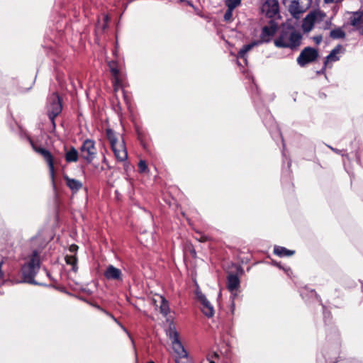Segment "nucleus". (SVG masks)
I'll return each mask as SVG.
<instances>
[{"label":"nucleus","instance_id":"obj_1","mask_svg":"<svg viewBox=\"0 0 363 363\" xmlns=\"http://www.w3.org/2000/svg\"><path fill=\"white\" fill-rule=\"evenodd\" d=\"M40 267V255L37 251H33L28 261L23 265L21 268L22 275L25 282L38 284L34 277L39 271Z\"/></svg>","mask_w":363,"mask_h":363},{"label":"nucleus","instance_id":"obj_2","mask_svg":"<svg viewBox=\"0 0 363 363\" xmlns=\"http://www.w3.org/2000/svg\"><path fill=\"white\" fill-rule=\"evenodd\" d=\"M106 132V137L110 143L116 158L121 162L126 160L128 153L122 137L117 135L116 133L110 128L107 129Z\"/></svg>","mask_w":363,"mask_h":363},{"label":"nucleus","instance_id":"obj_3","mask_svg":"<svg viewBox=\"0 0 363 363\" xmlns=\"http://www.w3.org/2000/svg\"><path fill=\"white\" fill-rule=\"evenodd\" d=\"M301 38V35L297 32L282 30L279 36L274 40V45L277 48L294 49L300 45Z\"/></svg>","mask_w":363,"mask_h":363},{"label":"nucleus","instance_id":"obj_4","mask_svg":"<svg viewBox=\"0 0 363 363\" xmlns=\"http://www.w3.org/2000/svg\"><path fill=\"white\" fill-rule=\"evenodd\" d=\"M282 2L291 15L298 19L309 9L312 0H282Z\"/></svg>","mask_w":363,"mask_h":363},{"label":"nucleus","instance_id":"obj_5","mask_svg":"<svg viewBox=\"0 0 363 363\" xmlns=\"http://www.w3.org/2000/svg\"><path fill=\"white\" fill-rule=\"evenodd\" d=\"M325 14L320 10H315L310 12L303 21L302 29L304 32H309L312 30L314 24L318 23L324 20Z\"/></svg>","mask_w":363,"mask_h":363},{"label":"nucleus","instance_id":"obj_6","mask_svg":"<svg viewBox=\"0 0 363 363\" xmlns=\"http://www.w3.org/2000/svg\"><path fill=\"white\" fill-rule=\"evenodd\" d=\"M81 157L87 163H91L97 155L95 142L91 139L85 140L80 147Z\"/></svg>","mask_w":363,"mask_h":363},{"label":"nucleus","instance_id":"obj_7","mask_svg":"<svg viewBox=\"0 0 363 363\" xmlns=\"http://www.w3.org/2000/svg\"><path fill=\"white\" fill-rule=\"evenodd\" d=\"M62 104L59 96L56 93H53L48 99V113L49 118L53 121L62 111Z\"/></svg>","mask_w":363,"mask_h":363},{"label":"nucleus","instance_id":"obj_8","mask_svg":"<svg viewBox=\"0 0 363 363\" xmlns=\"http://www.w3.org/2000/svg\"><path fill=\"white\" fill-rule=\"evenodd\" d=\"M32 147L36 152H38V154H40L43 156V157L47 162L48 167H49L50 176L53 185H55V167H54V160H53V157H52L51 153L48 150H46L43 147H38L33 143H32Z\"/></svg>","mask_w":363,"mask_h":363},{"label":"nucleus","instance_id":"obj_9","mask_svg":"<svg viewBox=\"0 0 363 363\" xmlns=\"http://www.w3.org/2000/svg\"><path fill=\"white\" fill-rule=\"evenodd\" d=\"M318 56V52L315 48L307 47L304 48L297 58V62L301 67L315 61Z\"/></svg>","mask_w":363,"mask_h":363},{"label":"nucleus","instance_id":"obj_10","mask_svg":"<svg viewBox=\"0 0 363 363\" xmlns=\"http://www.w3.org/2000/svg\"><path fill=\"white\" fill-rule=\"evenodd\" d=\"M169 336L172 341V347L174 352L180 357H184L186 356V352L182 346L179 339V334L174 329V328H169Z\"/></svg>","mask_w":363,"mask_h":363},{"label":"nucleus","instance_id":"obj_11","mask_svg":"<svg viewBox=\"0 0 363 363\" xmlns=\"http://www.w3.org/2000/svg\"><path fill=\"white\" fill-rule=\"evenodd\" d=\"M277 24L273 21H270L269 25L263 27L260 34V40L258 41L260 42V44L263 43H269L277 31Z\"/></svg>","mask_w":363,"mask_h":363},{"label":"nucleus","instance_id":"obj_12","mask_svg":"<svg viewBox=\"0 0 363 363\" xmlns=\"http://www.w3.org/2000/svg\"><path fill=\"white\" fill-rule=\"evenodd\" d=\"M196 296L201 304V311L208 318H211L214 315V308L211 302L206 298V296L201 291L196 292Z\"/></svg>","mask_w":363,"mask_h":363},{"label":"nucleus","instance_id":"obj_13","mask_svg":"<svg viewBox=\"0 0 363 363\" xmlns=\"http://www.w3.org/2000/svg\"><path fill=\"white\" fill-rule=\"evenodd\" d=\"M262 10L269 18H274L279 14V3L277 0H267L263 4Z\"/></svg>","mask_w":363,"mask_h":363},{"label":"nucleus","instance_id":"obj_14","mask_svg":"<svg viewBox=\"0 0 363 363\" xmlns=\"http://www.w3.org/2000/svg\"><path fill=\"white\" fill-rule=\"evenodd\" d=\"M110 71L113 76V85L114 91L116 92L121 86V79L120 77L119 70L116 67L115 62L112 61L108 63Z\"/></svg>","mask_w":363,"mask_h":363},{"label":"nucleus","instance_id":"obj_15","mask_svg":"<svg viewBox=\"0 0 363 363\" xmlns=\"http://www.w3.org/2000/svg\"><path fill=\"white\" fill-rule=\"evenodd\" d=\"M104 277L108 280H122V272L121 269L115 267L113 265H108L104 273Z\"/></svg>","mask_w":363,"mask_h":363},{"label":"nucleus","instance_id":"obj_16","mask_svg":"<svg viewBox=\"0 0 363 363\" xmlns=\"http://www.w3.org/2000/svg\"><path fill=\"white\" fill-rule=\"evenodd\" d=\"M66 186L70 189L72 194L78 192L82 187L83 184L81 181L70 178L67 174L63 175Z\"/></svg>","mask_w":363,"mask_h":363},{"label":"nucleus","instance_id":"obj_17","mask_svg":"<svg viewBox=\"0 0 363 363\" xmlns=\"http://www.w3.org/2000/svg\"><path fill=\"white\" fill-rule=\"evenodd\" d=\"M240 286V279L235 274H230L227 279V288L230 292L237 290Z\"/></svg>","mask_w":363,"mask_h":363},{"label":"nucleus","instance_id":"obj_18","mask_svg":"<svg viewBox=\"0 0 363 363\" xmlns=\"http://www.w3.org/2000/svg\"><path fill=\"white\" fill-rule=\"evenodd\" d=\"M351 25L357 30H359L363 25V14L361 13H355L350 18Z\"/></svg>","mask_w":363,"mask_h":363},{"label":"nucleus","instance_id":"obj_19","mask_svg":"<svg viewBox=\"0 0 363 363\" xmlns=\"http://www.w3.org/2000/svg\"><path fill=\"white\" fill-rule=\"evenodd\" d=\"M260 45L259 41H253L250 44L244 45L240 50L238 52V57L239 58L243 59L245 61H246L245 55L248 51H250L251 49H252L254 47Z\"/></svg>","mask_w":363,"mask_h":363},{"label":"nucleus","instance_id":"obj_20","mask_svg":"<svg viewBox=\"0 0 363 363\" xmlns=\"http://www.w3.org/2000/svg\"><path fill=\"white\" fill-rule=\"evenodd\" d=\"M65 157L67 162H76L79 159V152L74 147H72L66 152Z\"/></svg>","mask_w":363,"mask_h":363},{"label":"nucleus","instance_id":"obj_21","mask_svg":"<svg viewBox=\"0 0 363 363\" xmlns=\"http://www.w3.org/2000/svg\"><path fill=\"white\" fill-rule=\"evenodd\" d=\"M274 253L279 257H288L293 255L294 251L288 250L284 247L275 246L274 248Z\"/></svg>","mask_w":363,"mask_h":363},{"label":"nucleus","instance_id":"obj_22","mask_svg":"<svg viewBox=\"0 0 363 363\" xmlns=\"http://www.w3.org/2000/svg\"><path fill=\"white\" fill-rule=\"evenodd\" d=\"M159 298H160V312L163 315H167L169 313V303L165 299V298L162 296H160Z\"/></svg>","mask_w":363,"mask_h":363},{"label":"nucleus","instance_id":"obj_23","mask_svg":"<svg viewBox=\"0 0 363 363\" xmlns=\"http://www.w3.org/2000/svg\"><path fill=\"white\" fill-rule=\"evenodd\" d=\"M65 261L67 264H69L72 266V269L74 272L77 271V259L75 255H66Z\"/></svg>","mask_w":363,"mask_h":363},{"label":"nucleus","instance_id":"obj_24","mask_svg":"<svg viewBox=\"0 0 363 363\" xmlns=\"http://www.w3.org/2000/svg\"><path fill=\"white\" fill-rule=\"evenodd\" d=\"M340 45L336 47V48H335L330 52V53L327 56L326 60L325 62V65H326V63L328 61H337V60H338L339 57L337 56V55L340 52Z\"/></svg>","mask_w":363,"mask_h":363},{"label":"nucleus","instance_id":"obj_25","mask_svg":"<svg viewBox=\"0 0 363 363\" xmlns=\"http://www.w3.org/2000/svg\"><path fill=\"white\" fill-rule=\"evenodd\" d=\"M330 36L333 39L343 38L345 36V32L340 28L332 30Z\"/></svg>","mask_w":363,"mask_h":363},{"label":"nucleus","instance_id":"obj_26","mask_svg":"<svg viewBox=\"0 0 363 363\" xmlns=\"http://www.w3.org/2000/svg\"><path fill=\"white\" fill-rule=\"evenodd\" d=\"M104 311L107 315L111 317L112 318V320H113L123 329V331H125L127 333V335H128V337H130V339L132 342L133 345L134 346V341H133V338L131 337L128 331L126 330V328L123 325H121L112 314H111L108 311Z\"/></svg>","mask_w":363,"mask_h":363},{"label":"nucleus","instance_id":"obj_27","mask_svg":"<svg viewBox=\"0 0 363 363\" xmlns=\"http://www.w3.org/2000/svg\"><path fill=\"white\" fill-rule=\"evenodd\" d=\"M225 5L228 9L234 10L241 3V0H225Z\"/></svg>","mask_w":363,"mask_h":363},{"label":"nucleus","instance_id":"obj_28","mask_svg":"<svg viewBox=\"0 0 363 363\" xmlns=\"http://www.w3.org/2000/svg\"><path fill=\"white\" fill-rule=\"evenodd\" d=\"M218 358V354L216 352H213L212 354H209L207 356V359L203 363H216L215 359Z\"/></svg>","mask_w":363,"mask_h":363},{"label":"nucleus","instance_id":"obj_29","mask_svg":"<svg viewBox=\"0 0 363 363\" xmlns=\"http://www.w3.org/2000/svg\"><path fill=\"white\" fill-rule=\"evenodd\" d=\"M138 169L140 173L146 172L148 170L147 164L144 160H140L139 162Z\"/></svg>","mask_w":363,"mask_h":363},{"label":"nucleus","instance_id":"obj_30","mask_svg":"<svg viewBox=\"0 0 363 363\" xmlns=\"http://www.w3.org/2000/svg\"><path fill=\"white\" fill-rule=\"evenodd\" d=\"M233 10L228 9L224 14V20L225 21H230L233 17Z\"/></svg>","mask_w":363,"mask_h":363},{"label":"nucleus","instance_id":"obj_31","mask_svg":"<svg viewBox=\"0 0 363 363\" xmlns=\"http://www.w3.org/2000/svg\"><path fill=\"white\" fill-rule=\"evenodd\" d=\"M199 242H206L208 240V237L201 234L199 235V237L196 238Z\"/></svg>","mask_w":363,"mask_h":363},{"label":"nucleus","instance_id":"obj_32","mask_svg":"<svg viewBox=\"0 0 363 363\" xmlns=\"http://www.w3.org/2000/svg\"><path fill=\"white\" fill-rule=\"evenodd\" d=\"M78 250V246L76 245H72L69 247V251L72 253H76Z\"/></svg>","mask_w":363,"mask_h":363},{"label":"nucleus","instance_id":"obj_33","mask_svg":"<svg viewBox=\"0 0 363 363\" xmlns=\"http://www.w3.org/2000/svg\"><path fill=\"white\" fill-rule=\"evenodd\" d=\"M313 40L316 44H319L322 41V37L320 35L315 36L313 38Z\"/></svg>","mask_w":363,"mask_h":363},{"label":"nucleus","instance_id":"obj_34","mask_svg":"<svg viewBox=\"0 0 363 363\" xmlns=\"http://www.w3.org/2000/svg\"><path fill=\"white\" fill-rule=\"evenodd\" d=\"M342 0H324V2L326 4L329 3H338L342 1Z\"/></svg>","mask_w":363,"mask_h":363},{"label":"nucleus","instance_id":"obj_35","mask_svg":"<svg viewBox=\"0 0 363 363\" xmlns=\"http://www.w3.org/2000/svg\"><path fill=\"white\" fill-rule=\"evenodd\" d=\"M2 265H3V262L1 261V262H0V279H2L4 277V272H3L2 269H1Z\"/></svg>","mask_w":363,"mask_h":363},{"label":"nucleus","instance_id":"obj_36","mask_svg":"<svg viewBox=\"0 0 363 363\" xmlns=\"http://www.w3.org/2000/svg\"><path fill=\"white\" fill-rule=\"evenodd\" d=\"M277 266L281 268V269H283V267L280 265V264H277ZM284 270L287 273V274H289V272H291V269L289 267L288 268H284Z\"/></svg>","mask_w":363,"mask_h":363},{"label":"nucleus","instance_id":"obj_37","mask_svg":"<svg viewBox=\"0 0 363 363\" xmlns=\"http://www.w3.org/2000/svg\"><path fill=\"white\" fill-rule=\"evenodd\" d=\"M105 21H108V16H106L105 17Z\"/></svg>","mask_w":363,"mask_h":363},{"label":"nucleus","instance_id":"obj_38","mask_svg":"<svg viewBox=\"0 0 363 363\" xmlns=\"http://www.w3.org/2000/svg\"><path fill=\"white\" fill-rule=\"evenodd\" d=\"M148 363H155V362H149Z\"/></svg>","mask_w":363,"mask_h":363}]
</instances>
